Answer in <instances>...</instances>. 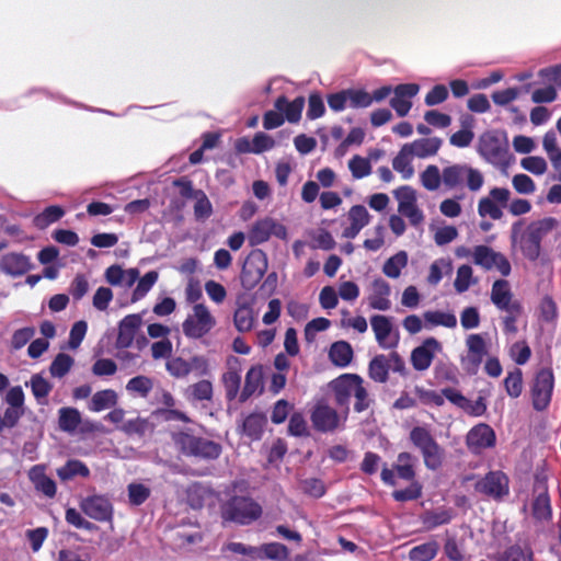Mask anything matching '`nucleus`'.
I'll return each instance as SVG.
<instances>
[{
	"mask_svg": "<svg viewBox=\"0 0 561 561\" xmlns=\"http://www.w3.org/2000/svg\"><path fill=\"white\" fill-rule=\"evenodd\" d=\"M117 393L113 389L96 391L89 403V409L93 412L113 408L117 404Z\"/></svg>",
	"mask_w": 561,
	"mask_h": 561,
	"instance_id": "c9c22d12",
	"label": "nucleus"
},
{
	"mask_svg": "<svg viewBox=\"0 0 561 561\" xmlns=\"http://www.w3.org/2000/svg\"><path fill=\"white\" fill-rule=\"evenodd\" d=\"M472 257L476 265H479L486 271L495 267L503 276H508L511 274L512 266L507 257L500 252H495L488 245L474 247Z\"/></svg>",
	"mask_w": 561,
	"mask_h": 561,
	"instance_id": "f3484780",
	"label": "nucleus"
},
{
	"mask_svg": "<svg viewBox=\"0 0 561 561\" xmlns=\"http://www.w3.org/2000/svg\"><path fill=\"white\" fill-rule=\"evenodd\" d=\"M56 473L61 481H69L76 477L88 478L90 469L81 460L69 459L62 467L56 470Z\"/></svg>",
	"mask_w": 561,
	"mask_h": 561,
	"instance_id": "473e14b6",
	"label": "nucleus"
},
{
	"mask_svg": "<svg viewBox=\"0 0 561 561\" xmlns=\"http://www.w3.org/2000/svg\"><path fill=\"white\" fill-rule=\"evenodd\" d=\"M267 424V419L263 413H250L242 422V433L251 440H260Z\"/></svg>",
	"mask_w": 561,
	"mask_h": 561,
	"instance_id": "7c9ffc66",
	"label": "nucleus"
},
{
	"mask_svg": "<svg viewBox=\"0 0 561 561\" xmlns=\"http://www.w3.org/2000/svg\"><path fill=\"white\" fill-rule=\"evenodd\" d=\"M438 552V545L436 541L425 542L413 547L409 552L411 561H431Z\"/></svg>",
	"mask_w": 561,
	"mask_h": 561,
	"instance_id": "a18cd8bd",
	"label": "nucleus"
},
{
	"mask_svg": "<svg viewBox=\"0 0 561 561\" xmlns=\"http://www.w3.org/2000/svg\"><path fill=\"white\" fill-rule=\"evenodd\" d=\"M254 312L250 305H239L233 314V323L236 329L241 332H249L254 325Z\"/></svg>",
	"mask_w": 561,
	"mask_h": 561,
	"instance_id": "e433bc0d",
	"label": "nucleus"
},
{
	"mask_svg": "<svg viewBox=\"0 0 561 561\" xmlns=\"http://www.w3.org/2000/svg\"><path fill=\"white\" fill-rule=\"evenodd\" d=\"M271 236L285 240L287 238V229L275 219L265 217L253 224L249 231V242L251 245H259L266 242Z\"/></svg>",
	"mask_w": 561,
	"mask_h": 561,
	"instance_id": "a211bd4d",
	"label": "nucleus"
},
{
	"mask_svg": "<svg viewBox=\"0 0 561 561\" xmlns=\"http://www.w3.org/2000/svg\"><path fill=\"white\" fill-rule=\"evenodd\" d=\"M28 479L34 488L45 496L53 499L57 493V486L53 479L46 476L43 465H35L28 471Z\"/></svg>",
	"mask_w": 561,
	"mask_h": 561,
	"instance_id": "cd10ccee",
	"label": "nucleus"
},
{
	"mask_svg": "<svg viewBox=\"0 0 561 561\" xmlns=\"http://www.w3.org/2000/svg\"><path fill=\"white\" fill-rule=\"evenodd\" d=\"M158 277L157 271H149L141 278H138V284L131 295V302L142 299L157 283Z\"/></svg>",
	"mask_w": 561,
	"mask_h": 561,
	"instance_id": "de8ad7c7",
	"label": "nucleus"
},
{
	"mask_svg": "<svg viewBox=\"0 0 561 561\" xmlns=\"http://www.w3.org/2000/svg\"><path fill=\"white\" fill-rule=\"evenodd\" d=\"M261 515V505L249 496H232L222 507V518L240 525H249Z\"/></svg>",
	"mask_w": 561,
	"mask_h": 561,
	"instance_id": "0eeeda50",
	"label": "nucleus"
},
{
	"mask_svg": "<svg viewBox=\"0 0 561 561\" xmlns=\"http://www.w3.org/2000/svg\"><path fill=\"white\" fill-rule=\"evenodd\" d=\"M263 385V369L262 366H252L247 375L243 389L239 396L240 402L249 400Z\"/></svg>",
	"mask_w": 561,
	"mask_h": 561,
	"instance_id": "2f4dec72",
	"label": "nucleus"
},
{
	"mask_svg": "<svg viewBox=\"0 0 561 561\" xmlns=\"http://www.w3.org/2000/svg\"><path fill=\"white\" fill-rule=\"evenodd\" d=\"M390 294V285L385 279H374L371 284V294L368 297L369 307L381 311L389 310L391 307V301L389 299Z\"/></svg>",
	"mask_w": 561,
	"mask_h": 561,
	"instance_id": "bb28decb",
	"label": "nucleus"
},
{
	"mask_svg": "<svg viewBox=\"0 0 561 561\" xmlns=\"http://www.w3.org/2000/svg\"><path fill=\"white\" fill-rule=\"evenodd\" d=\"M423 317L425 322L433 327L443 325L453 329L457 325V318L451 312L426 311Z\"/></svg>",
	"mask_w": 561,
	"mask_h": 561,
	"instance_id": "8fccbe9b",
	"label": "nucleus"
},
{
	"mask_svg": "<svg viewBox=\"0 0 561 561\" xmlns=\"http://www.w3.org/2000/svg\"><path fill=\"white\" fill-rule=\"evenodd\" d=\"M443 184L447 190L461 188L465 185L471 191H479L484 183L483 174L466 163H455L442 171Z\"/></svg>",
	"mask_w": 561,
	"mask_h": 561,
	"instance_id": "20e7f679",
	"label": "nucleus"
},
{
	"mask_svg": "<svg viewBox=\"0 0 561 561\" xmlns=\"http://www.w3.org/2000/svg\"><path fill=\"white\" fill-rule=\"evenodd\" d=\"M554 224L556 219L551 217L533 221L519 237L517 234L518 224H514L512 227V242L514 244L518 243L523 255L535 262L540 256L543 237L553 229Z\"/></svg>",
	"mask_w": 561,
	"mask_h": 561,
	"instance_id": "f03ea898",
	"label": "nucleus"
},
{
	"mask_svg": "<svg viewBox=\"0 0 561 561\" xmlns=\"http://www.w3.org/2000/svg\"><path fill=\"white\" fill-rule=\"evenodd\" d=\"M310 421L313 428L320 433H333L343 427L346 420L343 419V413L330 407L325 402H318L310 413Z\"/></svg>",
	"mask_w": 561,
	"mask_h": 561,
	"instance_id": "4468645a",
	"label": "nucleus"
},
{
	"mask_svg": "<svg viewBox=\"0 0 561 561\" xmlns=\"http://www.w3.org/2000/svg\"><path fill=\"white\" fill-rule=\"evenodd\" d=\"M370 324L379 346L389 347L387 340L392 331L390 319L382 314H375L370 318Z\"/></svg>",
	"mask_w": 561,
	"mask_h": 561,
	"instance_id": "72a5a7b5",
	"label": "nucleus"
},
{
	"mask_svg": "<svg viewBox=\"0 0 561 561\" xmlns=\"http://www.w3.org/2000/svg\"><path fill=\"white\" fill-rule=\"evenodd\" d=\"M496 435L494 430L486 423L474 425L467 434L466 444L473 454L495 446Z\"/></svg>",
	"mask_w": 561,
	"mask_h": 561,
	"instance_id": "6ab92c4d",
	"label": "nucleus"
},
{
	"mask_svg": "<svg viewBox=\"0 0 561 561\" xmlns=\"http://www.w3.org/2000/svg\"><path fill=\"white\" fill-rule=\"evenodd\" d=\"M304 493L314 499L322 497L325 494L327 488L324 482L318 478H308L301 482Z\"/></svg>",
	"mask_w": 561,
	"mask_h": 561,
	"instance_id": "69168bd1",
	"label": "nucleus"
},
{
	"mask_svg": "<svg viewBox=\"0 0 561 561\" xmlns=\"http://www.w3.org/2000/svg\"><path fill=\"white\" fill-rule=\"evenodd\" d=\"M141 324L142 318L140 313H131L124 317L118 323L115 347L118 350L130 347Z\"/></svg>",
	"mask_w": 561,
	"mask_h": 561,
	"instance_id": "4be33fe9",
	"label": "nucleus"
},
{
	"mask_svg": "<svg viewBox=\"0 0 561 561\" xmlns=\"http://www.w3.org/2000/svg\"><path fill=\"white\" fill-rule=\"evenodd\" d=\"M474 490L494 500H501L510 492V479L501 470L489 471L474 484Z\"/></svg>",
	"mask_w": 561,
	"mask_h": 561,
	"instance_id": "dca6fc26",
	"label": "nucleus"
},
{
	"mask_svg": "<svg viewBox=\"0 0 561 561\" xmlns=\"http://www.w3.org/2000/svg\"><path fill=\"white\" fill-rule=\"evenodd\" d=\"M348 168L355 179H363L371 173L369 160L357 154L348 161Z\"/></svg>",
	"mask_w": 561,
	"mask_h": 561,
	"instance_id": "bf43d9fd",
	"label": "nucleus"
},
{
	"mask_svg": "<svg viewBox=\"0 0 561 561\" xmlns=\"http://www.w3.org/2000/svg\"><path fill=\"white\" fill-rule=\"evenodd\" d=\"M33 268L30 256L21 252H9L0 257V272L11 277H20Z\"/></svg>",
	"mask_w": 561,
	"mask_h": 561,
	"instance_id": "5701e85b",
	"label": "nucleus"
},
{
	"mask_svg": "<svg viewBox=\"0 0 561 561\" xmlns=\"http://www.w3.org/2000/svg\"><path fill=\"white\" fill-rule=\"evenodd\" d=\"M442 144L443 140L438 137L420 138L411 144H405V149H410V153H413L414 157L424 159L435 156Z\"/></svg>",
	"mask_w": 561,
	"mask_h": 561,
	"instance_id": "c85d7f7f",
	"label": "nucleus"
},
{
	"mask_svg": "<svg viewBox=\"0 0 561 561\" xmlns=\"http://www.w3.org/2000/svg\"><path fill=\"white\" fill-rule=\"evenodd\" d=\"M393 194L398 201V210H403L404 208L416 205L415 190L409 185L400 186Z\"/></svg>",
	"mask_w": 561,
	"mask_h": 561,
	"instance_id": "4d7b16f0",
	"label": "nucleus"
},
{
	"mask_svg": "<svg viewBox=\"0 0 561 561\" xmlns=\"http://www.w3.org/2000/svg\"><path fill=\"white\" fill-rule=\"evenodd\" d=\"M65 519L69 525L78 529H84L89 531H93L98 529V526L89 520H87L76 508L69 507L66 510Z\"/></svg>",
	"mask_w": 561,
	"mask_h": 561,
	"instance_id": "13d9d810",
	"label": "nucleus"
},
{
	"mask_svg": "<svg viewBox=\"0 0 561 561\" xmlns=\"http://www.w3.org/2000/svg\"><path fill=\"white\" fill-rule=\"evenodd\" d=\"M440 347L435 337H427L422 345L415 347L411 353V364L415 370H426L435 356V352Z\"/></svg>",
	"mask_w": 561,
	"mask_h": 561,
	"instance_id": "393cba45",
	"label": "nucleus"
},
{
	"mask_svg": "<svg viewBox=\"0 0 561 561\" xmlns=\"http://www.w3.org/2000/svg\"><path fill=\"white\" fill-rule=\"evenodd\" d=\"M194 216L196 220H205L213 215V205L203 190H197L195 196Z\"/></svg>",
	"mask_w": 561,
	"mask_h": 561,
	"instance_id": "864d4df0",
	"label": "nucleus"
},
{
	"mask_svg": "<svg viewBox=\"0 0 561 561\" xmlns=\"http://www.w3.org/2000/svg\"><path fill=\"white\" fill-rule=\"evenodd\" d=\"M538 77L545 83H549L554 88H561V64L540 69Z\"/></svg>",
	"mask_w": 561,
	"mask_h": 561,
	"instance_id": "0e129e2a",
	"label": "nucleus"
},
{
	"mask_svg": "<svg viewBox=\"0 0 561 561\" xmlns=\"http://www.w3.org/2000/svg\"><path fill=\"white\" fill-rule=\"evenodd\" d=\"M222 383L226 391L227 400H234L239 393L241 385V375L237 369H229L222 376Z\"/></svg>",
	"mask_w": 561,
	"mask_h": 561,
	"instance_id": "3c124183",
	"label": "nucleus"
},
{
	"mask_svg": "<svg viewBox=\"0 0 561 561\" xmlns=\"http://www.w3.org/2000/svg\"><path fill=\"white\" fill-rule=\"evenodd\" d=\"M267 265L266 253L261 249L252 250L247 255L242 265L240 274L242 287L247 290L253 289L266 273Z\"/></svg>",
	"mask_w": 561,
	"mask_h": 561,
	"instance_id": "9d476101",
	"label": "nucleus"
},
{
	"mask_svg": "<svg viewBox=\"0 0 561 561\" xmlns=\"http://www.w3.org/2000/svg\"><path fill=\"white\" fill-rule=\"evenodd\" d=\"M417 83H401L393 88V98L390 100V106L396 111L399 117L409 114L412 107V99L419 93Z\"/></svg>",
	"mask_w": 561,
	"mask_h": 561,
	"instance_id": "412c9836",
	"label": "nucleus"
},
{
	"mask_svg": "<svg viewBox=\"0 0 561 561\" xmlns=\"http://www.w3.org/2000/svg\"><path fill=\"white\" fill-rule=\"evenodd\" d=\"M216 325V320L204 304L193 307V314L188 316L182 324L183 333L190 339H201L208 334Z\"/></svg>",
	"mask_w": 561,
	"mask_h": 561,
	"instance_id": "9b49d317",
	"label": "nucleus"
},
{
	"mask_svg": "<svg viewBox=\"0 0 561 561\" xmlns=\"http://www.w3.org/2000/svg\"><path fill=\"white\" fill-rule=\"evenodd\" d=\"M288 433L296 437L309 435L307 422L301 413L295 412L291 414L288 423Z\"/></svg>",
	"mask_w": 561,
	"mask_h": 561,
	"instance_id": "338daca9",
	"label": "nucleus"
},
{
	"mask_svg": "<svg viewBox=\"0 0 561 561\" xmlns=\"http://www.w3.org/2000/svg\"><path fill=\"white\" fill-rule=\"evenodd\" d=\"M73 358L65 353L56 355L49 366V373L53 377L62 378L65 377L73 366Z\"/></svg>",
	"mask_w": 561,
	"mask_h": 561,
	"instance_id": "603ef678",
	"label": "nucleus"
},
{
	"mask_svg": "<svg viewBox=\"0 0 561 561\" xmlns=\"http://www.w3.org/2000/svg\"><path fill=\"white\" fill-rule=\"evenodd\" d=\"M420 180L424 188L427 191H436L443 183L442 172L435 164H430L420 174Z\"/></svg>",
	"mask_w": 561,
	"mask_h": 561,
	"instance_id": "49530a36",
	"label": "nucleus"
},
{
	"mask_svg": "<svg viewBox=\"0 0 561 561\" xmlns=\"http://www.w3.org/2000/svg\"><path fill=\"white\" fill-rule=\"evenodd\" d=\"M79 506L82 513L93 520L101 523H112L113 520L114 506L107 495H88L80 500Z\"/></svg>",
	"mask_w": 561,
	"mask_h": 561,
	"instance_id": "2eb2a0df",
	"label": "nucleus"
},
{
	"mask_svg": "<svg viewBox=\"0 0 561 561\" xmlns=\"http://www.w3.org/2000/svg\"><path fill=\"white\" fill-rule=\"evenodd\" d=\"M533 516L538 520H548L552 517L550 496L548 492V476L545 471H537L533 485Z\"/></svg>",
	"mask_w": 561,
	"mask_h": 561,
	"instance_id": "ddd939ff",
	"label": "nucleus"
},
{
	"mask_svg": "<svg viewBox=\"0 0 561 561\" xmlns=\"http://www.w3.org/2000/svg\"><path fill=\"white\" fill-rule=\"evenodd\" d=\"M81 423L80 412L75 408H61L59 410L58 424L64 432H73Z\"/></svg>",
	"mask_w": 561,
	"mask_h": 561,
	"instance_id": "37998d69",
	"label": "nucleus"
},
{
	"mask_svg": "<svg viewBox=\"0 0 561 561\" xmlns=\"http://www.w3.org/2000/svg\"><path fill=\"white\" fill-rule=\"evenodd\" d=\"M65 215V209L59 205H51L46 207L43 211L34 216L33 225L39 229L44 230L50 225L60 220Z\"/></svg>",
	"mask_w": 561,
	"mask_h": 561,
	"instance_id": "f704fd0d",
	"label": "nucleus"
},
{
	"mask_svg": "<svg viewBox=\"0 0 561 561\" xmlns=\"http://www.w3.org/2000/svg\"><path fill=\"white\" fill-rule=\"evenodd\" d=\"M468 348L467 357L463 359V369L469 375H476L480 368L483 357L488 354L486 343L481 334L473 333L466 339Z\"/></svg>",
	"mask_w": 561,
	"mask_h": 561,
	"instance_id": "aec40b11",
	"label": "nucleus"
},
{
	"mask_svg": "<svg viewBox=\"0 0 561 561\" xmlns=\"http://www.w3.org/2000/svg\"><path fill=\"white\" fill-rule=\"evenodd\" d=\"M31 389L36 401L39 404L46 403V398L53 389L51 383L42 377L39 374H35L31 377Z\"/></svg>",
	"mask_w": 561,
	"mask_h": 561,
	"instance_id": "09e8293b",
	"label": "nucleus"
},
{
	"mask_svg": "<svg viewBox=\"0 0 561 561\" xmlns=\"http://www.w3.org/2000/svg\"><path fill=\"white\" fill-rule=\"evenodd\" d=\"M153 389V381L150 377L139 375L133 377L126 383V390L129 393L137 394L141 398H147Z\"/></svg>",
	"mask_w": 561,
	"mask_h": 561,
	"instance_id": "79ce46f5",
	"label": "nucleus"
},
{
	"mask_svg": "<svg viewBox=\"0 0 561 561\" xmlns=\"http://www.w3.org/2000/svg\"><path fill=\"white\" fill-rule=\"evenodd\" d=\"M505 391L508 397L516 399L523 392V371L519 368H514L508 371L503 380Z\"/></svg>",
	"mask_w": 561,
	"mask_h": 561,
	"instance_id": "a19ab883",
	"label": "nucleus"
},
{
	"mask_svg": "<svg viewBox=\"0 0 561 561\" xmlns=\"http://www.w3.org/2000/svg\"><path fill=\"white\" fill-rule=\"evenodd\" d=\"M350 106L353 108H365L373 104L370 94L362 89H346Z\"/></svg>",
	"mask_w": 561,
	"mask_h": 561,
	"instance_id": "6e6d98bb",
	"label": "nucleus"
},
{
	"mask_svg": "<svg viewBox=\"0 0 561 561\" xmlns=\"http://www.w3.org/2000/svg\"><path fill=\"white\" fill-rule=\"evenodd\" d=\"M274 107L283 114L285 121L297 124L301 119L305 98L297 96L295 100L289 101L285 95H279L274 102Z\"/></svg>",
	"mask_w": 561,
	"mask_h": 561,
	"instance_id": "a878e982",
	"label": "nucleus"
},
{
	"mask_svg": "<svg viewBox=\"0 0 561 561\" xmlns=\"http://www.w3.org/2000/svg\"><path fill=\"white\" fill-rule=\"evenodd\" d=\"M256 559H268L273 561H286L289 556L288 548L280 542H268L257 548Z\"/></svg>",
	"mask_w": 561,
	"mask_h": 561,
	"instance_id": "4c0bfd02",
	"label": "nucleus"
},
{
	"mask_svg": "<svg viewBox=\"0 0 561 561\" xmlns=\"http://www.w3.org/2000/svg\"><path fill=\"white\" fill-rule=\"evenodd\" d=\"M413 156V153H410V149H405L404 145L392 161L393 169L401 173L402 178L405 180L412 178L414 174V168L411 164V157Z\"/></svg>",
	"mask_w": 561,
	"mask_h": 561,
	"instance_id": "ea45409f",
	"label": "nucleus"
},
{
	"mask_svg": "<svg viewBox=\"0 0 561 561\" xmlns=\"http://www.w3.org/2000/svg\"><path fill=\"white\" fill-rule=\"evenodd\" d=\"M405 374V363L397 352L378 354L368 364V377L378 383H386L389 380V371Z\"/></svg>",
	"mask_w": 561,
	"mask_h": 561,
	"instance_id": "1a4fd4ad",
	"label": "nucleus"
},
{
	"mask_svg": "<svg viewBox=\"0 0 561 561\" xmlns=\"http://www.w3.org/2000/svg\"><path fill=\"white\" fill-rule=\"evenodd\" d=\"M410 485L402 490H396L392 493V496L398 502H407L417 500L422 495V485L415 481H410Z\"/></svg>",
	"mask_w": 561,
	"mask_h": 561,
	"instance_id": "680f3d73",
	"label": "nucleus"
},
{
	"mask_svg": "<svg viewBox=\"0 0 561 561\" xmlns=\"http://www.w3.org/2000/svg\"><path fill=\"white\" fill-rule=\"evenodd\" d=\"M354 357L352 345L346 341H336L331 344L329 350V358L336 367H347Z\"/></svg>",
	"mask_w": 561,
	"mask_h": 561,
	"instance_id": "c756f323",
	"label": "nucleus"
},
{
	"mask_svg": "<svg viewBox=\"0 0 561 561\" xmlns=\"http://www.w3.org/2000/svg\"><path fill=\"white\" fill-rule=\"evenodd\" d=\"M453 519V511L450 508H439L436 511H427L422 516V523L426 529H434L438 526L446 525Z\"/></svg>",
	"mask_w": 561,
	"mask_h": 561,
	"instance_id": "58836bf2",
	"label": "nucleus"
},
{
	"mask_svg": "<svg viewBox=\"0 0 561 561\" xmlns=\"http://www.w3.org/2000/svg\"><path fill=\"white\" fill-rule=\"evenodd\" d=\"M479 154L495 167H506L510 162V145L506 136L495 130L483 133L478 142Z\"/></svg>",
	"mask_w": 561,
	"mask_h": 561,
	"instance_id": "39448f33",
	"label": "nucleus"
},
{
	"mask_svg": "<svg viewBox=\"0 0 561 561\" xmlns=\"http://www.w3.org/2000/svg\"><path fill=\"white\" fill-rule=\"evenodd\" d=\"M176 449L186 457L203 460H216L222 453L219 443L192 434L190 431H179L172 434Z\"/></svg>",
	"mask_w": 561,
	"mask_h": 561,
	"instance_id": "7ed1b4c3",
	"label": "nucleus"
},
{
	"mask_svg": "<svg viewBox=\"0 0 561 561\" xmlns=\"http://www.w3.org/2000/svg\"><path fill=\"white\" fill-rule=\"evenodd\" d=\"M411 443L421 451L425 467L435 471L443 465L445 453L435 440L431 432L423 426H415L410 431Z\"/></svg>",
	"mask_w": 561,
	"mask_h": 561,
	"instance_id": "423d86ee",
	"label": "nucleus"
},
{
	"mask_svg": "<svg viewBox=\"0 0 561 561\" xmlns=\"http://www.w3.org/2000/svg\"><path fill=\"white\" fill-rule=\"evenodd\" d=\"M491 301L500 310L512 309L518 311L522 309V304L518 300H513V294L510 284L505 279H496L491 289Z\"/></svg>",
	"mask_w": 561,
	"mask_h": 561,
	"instance_id": "b1692460",
	"label": "nucleus"
},
{
	"mask_svg": "<svg viewBox=\"0 0 561 561\" xmlns=\"http://www.w3.org/2000/svg\"><path fill=\"white\" fill-rule=\"evenodd\" d=\"M165 368L174 378H184L192 371V364L182 357H173L167 362Z\"/></svg>",
	"mask_w": 561,
	"mask_h": 561,
	"instance_id": "5fc2aeb1",
	"label": "nucleus"
},
{
	"mask_svg": "<svg viewBox=\"0 0 561 561\" xmlns=\"http://www.w3.org/2000/svg\"><path fill=\"white\" fill-rule=\"evenodd\" d=\"M35 335L33 327H25L16 330L11 337V348L18 351L25 346Z\"/></svg>",
	"mask_w": 561,
	"mask_h": 561,
	"instance_id": "774afa93",
	"label": "nucleus"
},
{
	"mask_svg": "<svg viewBox=\"0 0 561 561\" xmlns=\"http://www.w3.org/2000/svg\"><path fill=\"white\" fill-rule=\"evenodd\" d=\"M335 404L342 409L343 419L347 420L350 414V399L355 398L354 411L362 413L366 411L373 400L364 386V379L357 374H343L330 382Z\"/></svg>",
	"mask_w": 561,
	"mask_h": 561,
	"instance_id": "f257e3e1",
	"label": "nucleus"
},
{
	"mask_svg": "<svg viewBox=\"0 0 561 561\" xmlns=\"http://www.w3.org/2000/svg\"><path fill=\"white\" fill-rule=\"evenodd\" d=\"M554 389V374L551 367H542L536 371L530 385L533 408L542 412L551 403Z\"/></svg>",
	"mask_w": 561,
	"mask_h": 561,
	"instance_id": "6e6552de",
	"label": "nucleus"
},
{
	"mask_svg": "<svg viewBox=\"0 0 561 561\" xmlns=\"http://www.w3.org/2000/svg\"><path fill=\"white\" fill-rule=\"evenodd\" d=\"M472 279V268L470 265H460L457 270V276L454 286L457 293L461 294L469 289Z\"/></svg>",
	"mask_w": 561,
	"mask_h": 561,
	"instance_id": "e2e57ef3",
	"label": "nucleus"
},
{
	"mask_svg": "<svg viewBox=\"0 0 561 561\" xmlns=\"http://www.w3.org/2000/svg\"><path fill=\"white\" fill-rule=\"evenodd\" d=\"M407 264L408 254L404 251H400L385 262L382 272L390 278H398L401 274V270L405 267Z\"/></svg>",
	"mask_w": 561,
	"mask_h": 561,
	"instance_id": "c03bdc74",
	"label": "nucleus"
},
{
	"mask_svg": "<svg viewBox=\"0 0 561 561\" xmlns=\"http://www.w3.org/2000/svg\"><path fill=\"white\" fill-rule=\"evenodd\" d=\"M416 462L417 458L411 453H399L392 468H388L386 465L383 466L380 479L385 484L390 486L396 485V476L405 481H413L416 476Z\"/></svg>",
	"mask_w": 561,
	"mask_h": 561,
	"instance_id": "f8f14e48",
	"label": "nucleus"
},
{
	"mask_svg": "<svg viewBox=\"0 0 561 561\" xmlns=\"http://www.w3.org/2000/svg\"><path fill=\"white\" fill-rule=\"evenodd\" d=\"M150 489L142 483H130L128 485V500L131 505L139 506L150 496Z\"/></svg>",
	"mask_w": 561,
	"mask_h": 561,
	"instance_id": "052dcab7",
	"label": "nucleus"
}]
</instances>
